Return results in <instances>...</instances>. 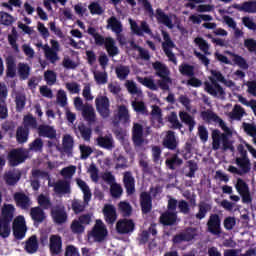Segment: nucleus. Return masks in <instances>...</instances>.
Returning a JSON list of instances; mask_svg holds the SVG:
<instances>
[{"mask_svg":"<svg viewBox=\"0 0 256 256\" xmlns=\"http://www.w3.org/2000/svg\"><path fill=\"white\" fill-rule=\"evenodd\" d=\"M216 123H218L219 127H221L223 132H220L219 129H215L212 131V149L213 151H219V149H222V151H235V146H233V141L229 139L231 137L232 133L229 127H227V124L221 117L217 116L216 120H214Z\"/></svg>","mask_w":256,"mask_h":256,"instance_id":"f257e3e1","label":"nucleus"},{"mask_svg":"<svg viewBox=\"0 0 256 256\" xmlns=\"http://www.w3.org/2000/svg\"><path fill=\"white\" fill-rule=\"evenodd\" d=\"M212 77H209V81L204 82V90L208 95L215 97L216 99H225L227 93L225 89H223L219 83L225 82V76L221 73V71L211 70Z\"/></svg>","mask_w":256,"mask_h":256,"instance_id":"f03ea898","label":"nucleus"},{"mask_svg":"<svg viewBox=\"0 0 256 256\" xmlns=\"http://www.w3.org/2000/svg\"><path fill=\"white\" fill-rule=\"evenodd\" d=\"M15 214V206L13 204H4L0 216V237L7 239L11 235V221Z\"/></svg>","mask_w":256,"mask_h":256,"instance_id":"7ed1b4c3","label":"nucleus"},{"mask_svg":"<svg viewBox=\"0 0 256 256\" xmlns=\"http://www.w3.org/2000/svg\"><path fill=\"white\" fill-rule=\"evenodd\" d=\"M152 67L155 71L156 77H160V80L157 81L158 87L162 89V91H169V84L172 83L170 75L169 68H167V65L156 61L152 64Z\"/></svg>","mask_w":256,"mask_h":256,"instance_id":"20e7f679","label":"nucleus"},{"mask_svg":"<svg viewBox=\"0 0 256 256\" xmlns=\"http://www.w3.org/2000/svg\"><path fill=\"white\" fill-rule=\"evenodd\" d=\"M27 157H29V152H27V150L24 148H14L8 153V165L10 167H17L21 165V163H25Z\"/></svg>","mask_w":256,"mask_h":256,"instance_id":"39448f33","label":"nucleus"},{"mask_svg":"<svg viewBox=\"0 0 256 256\" xmlns=\"http://www.w3.org/2000/svg\"><path fill=\"white\" fill-rule=\"evenodd\" d=\"M90 235L97 243H102V241H105L107 235H109V232L107 231V226H105L103 220H96V223L93 226Z\"/></svg>","mask_w":256,"mask_h":256,"instance_id":"423d86ee","label":"nucleus"},{"mask_svg":"<svg viewBox=\"0 0 256 256\" xmlns=\"http://www.w3.org/2000/svg\"><path fill=\"white\" fill-rule=\"evenodd\" d=\"M12 231L15 239L21 241L25 239V234L27 233V224L25 223L24 216H17L12 224Z\"/></svg>","mask_w":256,"mask_h":256,"instance_id":"0eeeda50","label":"nucleus"},{"mask_svg":"<svg viewBox=\"0 0 256 256\" xmlns=\"http://www.w3.org/2000/svg\"><path fill=\"white\" fill-rule=\"evenodd\" d=\"M96 111L100 117L107 119L111 115V102L107 96H98L95 99Z\"/></svg>","mask_w":256,"mask_h":256,"instance_id":"6e6552de","label":"nucleus"},{"mask_svg":"<svg viewBox=\"0 0 256 256\" xmlns=\"http://www.w3.org/2000/svg\"><path fill=\"white\" fill-rule=\"evenodd\" d=\"M135 231V222L133 219L122 218L116 223V233L118 235H131Z\"/></svg>","mask_w":256,"mask_h":256,"instance_id":"1a4fd4ad","label":"nucleus"},{"mask_svg":"<svg viewBox=\"0 0 256 256\" xmlns=\"http://www.w3.org/2000/svg\"><path fill=\"white\" fill-rule=\"evenodd\" d=\"M50 43L52 47H49L47 44L43 46L44 55L46 59L50 61V63L55 64L57 61H59V55L57 54L59 53L60 48L59 41L51 40Z\"/></svg>","mask_w":256,"mask_h":256,"instance_id":"9d476101","label":"nucleus"},{"mask_svg":"<svg viewBox=\"0 0 256 256\" xmlns=\"http://www.w3.org/2000/svg\"><path fill=\"white\" fill-rule=\"evenodd\" d=\"M206 226L208 233H211V235H221V233H223L221 228V216L217 213L210 214Z\"/></svg>","mask_w":256,"mask_h":256,"instance_id":"9b49d317","label":"nucleus"},{"mask_svg":"<svg viewBox=\"0 0 256 256\" xmlns=\"http://www.w3.org/2000/svg\"><path fill=\"white\" fill-rule=\"evenodd\" d=\"M50 213L54 223H57V225H63V223H67V211L65 210V206L62 204L53 206Z\"/></svg>","mask_w":256,"mask_h":256,"instance_id":"f8f14e48","label":"nucleus"},{"mask_svg":"<svg viewBox=\"0 0 256 256\" xmlns=\"http://www.w3.org/2000/svg\"><path fill=\"white\" fill-rule=\"evenodd\" d=\"M235 187L237 193L242 197V203H246L247 205L253 203V197H251L249 185L246 184L243 179L238 178Z\"/></svg>","mask_w":256,"mask_h":256,"instance_id":"ddd939ff","label":"nucleus"},{"mask_svg":"<svg viewBox=\"0 0 256 256\" xmlns=\"http://www.w3.org/2000/svg\"><path fill=\"white\" fill-rule=\"evenodd\" d=\"M130 27L134 35H137L138 37H143L144 33H146V35H153V32L146 21H142L139 27L137 22L130 19Z\"/></svg>","mask_w":256,"mask_h":256,"instance_id":"4468645a","label":"nucleus"},{"mask_svg":"<svg viewBox=\"0 0 256 256\" xmlns=\"http://www.w3.org/2000/svg\"><path fill=\"white\" fill-rule=\"evenodd\" d=\"M132 141L134 147H143V143H145V138H143V125L134 123L132 128Z\"/></svg>","mask_w":256,"mask_h":256,"instance_id":"2eb2a0df","label":"nucleus"},{"mask_svg":"<svg viewBox=\"0 0 256 256\" xmlns=\"http://www.w3.org/2000/svg\"><path fill=\"white\" fill-rule=\"evenodd\" d=\"M140 207L144 215L151 213V209H153V198L149 192L140 193Z\"/></svg>","mask_w":256,"mask_h":256,"instance_id":"dca6fc26","label":"nucleus"},{"mask_svg":"<svg viewBox=\"0 0 256 256\" xmlns=\"http://www.w3.org/2000/svg\"><path fill=\"white\" fill-rule=\"evenodd\" d=\"M49 249L51 255H61L63 251V240L59 235L50 236Z\"/></svg>","mask_w":256,"mask_h":256,"instance_id":"f3484780","label":"nucleus"},{"mask_svg":"<svg viewBox=\"0 0 256 256\" xmlns=\"http://www.w3.org/2000/svg\"><path fill=\"white\" fill-rule=\"evenodd\" d=\"M130 119L131 116L129 115V109H127V106H118V113L114 116V125H119V123H123L125 125L129 123Z\"/></svg>","mask_w":256,"mask_h":256,"instance_id":"a211bd4d","label":"nucleus"},{"mask_svg":"<svg viewBox=\"0 0 256 256\" xmlns=\"http://www.w3.org/2000/svg\"><path fill=\"white\" fill-rule=\"evenodd\" d=\"M14 201L16 205L24 211L29 210V208L31 207V198H29V196H27L23 192H16L14 194Z\"/></svg>","mask_w":256,"mask_h":256,"instance_id":"6ab92c4d","label":"nucleus"},{"mask_svg":"<svg viewBox=\"0 0 256 256\" xmlns=\"http://www.w3.org/2000/svg\"><path fill=\"white\" fill-rule=\"evenodd\" d=\"M103 215L108 225H113L117 221V209L112 204H106L103 207Z\"/></svg>","mask_w":256,"mask_h":256,"instance_id":"aec40b11","label":"nucleus"},{"mask_svg":"<svg viewBox=\"0 0 256 256\" xmlns=\"http://www.w3.org/2000/svg\"><path fill=\"white\" fill-rule=\"evenodd\" d=\"M38 135L39 137H46L47 139L54 141L57 139V130L51 125L41 124L38 127Z\"/></svg>","mask_w":256,"mask_h":256,"instance_id":"412c9836","label":"nucleus"},{"mask_svg":"<svg viewBox=\"0 0 256 256\" xmlns=\"http://www.w3.org/2000/svg\"><path fill=\"white\" fill-rule=\"evenodd\" d=\"M159 223L164 225V227H172L177 223V212H171L166 210L160 215Z\"/></svg>","mask_w":256,"mask_h":256,"instance_id":"4be33fe9","label":"nucleus"},{"mask_svg":"<svg viewBox=\"0 0 256 256\" xmlns=\"http://www.w3.org/2000/svg\"><path fill=\"white\" fill-rule=\"evenodd\" d=\"M162 145L169 151H175V149H177L179 142H177V137L173 131L169 130L167 132L165 138L162 141Z\"/></svg>","mask_w":256,"mask_h":256,"instance_id":"5701e85b","label":"nucleus"},{"mask_svg":"<svg viewBox=\"0 0 256 256\" xmlns=\"http://www.w3.org/2000/svg\"><path fill=\"white\" fill-rule=\"evenodd\" d=\"M123 184L127 195H133L135 193V177H133V173L130 171L124 172Z\"/></svg>","mask_w":256,"mask_h":256,"instance_id":"b1692460","label":"nucleus"},{"mask_svg":"<svg viewBox=\"0 0 256 256\" xmlns=\"http://www.w3.org/2000/svg\"><path fill=\"white\" fill-rule=\"evenodd\" d=\"M21 180V171L18 169L8 170L4 173V181L10 186L17 185Z\"/></svg>","mask_w":256,"mask_h":256,"instance_id":"393cba45","label":"nucleus"},{"mask_svg":"<svg viewBox=\"0 0 256 256\" xmlns=\"http://www.w3.org/2000/svg\"><path fill=\"white\" fill-rule=\"evenodd\" d=\"M6 77L8 79H15L17 77V62L13 56L6 58Z\"/></svg>","mask_w":256,"mask_h":256,"instance_id":"a878e982","label":"nucleus"},{"mask_svg":"<svg viewBox=\"0 0 256 256\" xmlns=\"http://www.w3.org/2000/svg\"><path fill=\"white\" fill-rule=\"evenodd\" d=\"M52 187H54V192L57 193V195H67V193H71V183L67 180H58Z\"/></svg>","mask_w":256,"mask_h":256,"instance_id":"bb28decb","label":"nucleus"},{"mask_svg":"<svg viewBox=\"0 0 256 256\" xmlns=\"http://www.w3.org/2000/svg\"><path fill=\"white\" fill-rule=\"evenodd\" d=\"M30 216L32 221L34 222V225H39L45 221V211H43V208L40 206L32 207L30 209Z\"/></svg>","mask_w":256,"mask_h":256,"instance_id":"cd10ccee","label":"nucleus"},{"mask_svg":"<svg viewBox=\"0 0 256 256\" xmlns=\"http://www.w3.org/2000/svg\"><path fill=\"white\" fill-rule=\"evenodd\" d=\"M179 117L181 123H184L190 131V133L195 129V126L197 125V122L195 121V117H193L191 114L185 111L179 112Z\"/></svg>","mask_w":256,"mask_h":256,"instance_id":"c85d7f7f","label":"nucleus"},{"mask_svg":"<svg viewBox=\"0 0 256 256\" xmlns=\"http://www.w3.org/2000/svg\"><path fill=\"white\" fill-rule=\"evenodd\" d=\"M75 145V140H73V137L71 135H65L62 139V151L68 157H71L73 155V147Z\"/></svg>","mask_w":256,"mask_h":256,"instance_id":"c756f323","label":"nucleus"},{"mask_svg":"<svg viewBox=\"0 0 256 256\" xmlns=\"http://www.w3.org/2000/svg\"><path fill=\"white\" fill-rule=\"evenodd\" d=\"M155 17L158 23H162V25H165L166 27H168V29H173V20H171V17H169V15L163 12V9L157 8Z\"/></svg>","mask_w":256,"mask_h":256,"instance_id":"7c9ffc66","label":"nucleus"},{"mask_svg":"<svg viewBox=\"0 0 256 256\" xmlns=\"http://www.w3.org/2000/svg\"><path fill=\"white\" fill-rule=\"evenodd\" d=\"M226 55L233 57L232 61L234 65H237L240 69H243L244 71H247V69H249V63H247V60H245L243 56L231 51H226Z\"/></svg>","mask_w":256,"mask_h":256,"instance_id":"2f4dec72","label":"nucleus"},{"mask_svg":"<svg viewBox=\"0 0 256 256\" xmlns=\"http://www.w3.org/2000/svg\"><path fill=\"white\" fill-rule=\"evenodd\" d=\"M233 9L244 11V13H256V0L246 1L242 5L234 4Z\"/></svg>","mask_w":256,"mask_h":256,"instance_id":"473e14b6","label":"nucleus"},{"mask_svg":"<svg viewBox=\"0 0 256 256\" xmlns=\"http://www.w3.org/2000/svg\"><path fill=\"white\" fill-rule=\"evenodd\" d=\"M97 146L101 147L102 149H113V136L111 134L105 136H98L96 139Z\"/></svg>","mask_w":256,"mask_h":256,"instance_id":"72a5a7b5","label":"nucleus"},{"mask_svg":"<svg viewBox=\"0 0 256 256\" xmlns=\"http://www.w3.org/2000/svg\"><path fill=\"white\" fill-rule=\"evenodd\" d=\"M107 29H111L114 33H116V35H119L122 33L123 31V25L121 24V21H119L117 19V17L115 16H111L108 20H107Z\"/></svg>","mask_w":256,"mask_h":256,"instance_id":"f704fd0d","label":"nucleus"},{"mask_svg":"<svg viewBox=\"0 0 256 256\" xmlns=\"http://www.w3.org/2000/svg\"><path fill=\"white\" fill-rule=\"evenodd\" d=\"M165 165L170 169V171H175L177 167H181L183 165V159L179 158L178 154H172L170 158L166 159Z\"/></svg>","mask_w":256,"mask_h":256,"instance_id":"c9c22d12","label":"nucleus"},{"mask_svg":"<svg viewBox=\"0 0 256 256\" xmlns=\"http://www.w3.org/2000/svg\"><path fill=\"white\" fill-rule=\"evenodd\" d=\"M29 133V129L19 126L16 130L17 143H19V145H24V143H27V141H29Z\"/></svg>","mask_w":256,"mask_h":256,"instance_id":"e433bc0d","label":"nucleus"},{"mask_svg":"<svg viewBox=\"0 0 256 256\" xmlns=\"http://www.w3.org/2000/svg\"><path fill=\"white\" fill-rule=\"evenodd\" d=\"M77 185L83 193L84 203H89V201H91V197H93V194L91 193V189L89 188V185H87V182L81 179L77 180Z\"/></svg>","mask_w":256,"mask_h":256,"instance_id":"4c0bfd02","label":"nucleus"},{"mask_svg":"<svg viewBox=\"0 0 256 256\" xmlns=\"http://www.w3.org/2000/svg\"><path fill=\"white\" fill-rule=\"evenodd\" d=\"M105 49L109 57H117L119 55V48L115 45V40L111 37H106Z\"/></svg>","mask_w":256,"mask_h":256,"instance_id":"58836bf2","label":"nucleus"},{"mask_svg":"<svg viewBox=\"0 0 256 256\" xmlns=\"http://www.w3.org/2000/svg\"><path fill=\"white\" fill-rule=\"evenodd\" d=\"M82 117L85 119V121H88V123H95V109H93V106L85 105L82 108Z\"/></svg>","mask_w":256,"mask_h":256,"instance_id":"ea45409f","label":"nucleus"},{"mask_svg":"<svg viewBox=\"0 0 256 256\" xmlns=\"http://www.w3.org/2000/svg\"><path fill=\"white\" fill-rule=\"evenodd\" d=\"M210 209H211L210 204H208L207 202H200L198 204V212L195 214L196 219L198 221H202V219H205Z\"/></svg>","mask_w":256,"mask_h":256,"instance_id":"a19ab883","label":"nucleus"},{"mask_svg":"<svg viewBox=\"0 0 256 256\" xmlns=\"http://www.w3.org/2000/svg\"><path fill=\"white\" fill-rule=\"evenodd\" d=\"M39 249V242L37 241V236L32 235L27 241L25 245V250L27 253L33 254L37 253Z\"/></svg>","mask_w":256,"mask_h":256,"instance_id":"79ce46f5","label":"nucleus"},{"mask_svg":"<svg viewBox=\"0 0 256 256\" xmlns=\"http://www.w3.org/2000/svg\"><path fill=\"white\" fill-rule=\"evenodd\" d=\"M78 131L83 141H86V143H89V141H91V135H93V130L91 129V127H88L87 125L82 123L78 125Z\"/></svg>","mask_w":256,"mask_h":256,"instance_id":"37998d69","label":"nucleus"},{"mask_svg":"<svg viewBox=\"0 0 256 256\" xmlns=\"http://www.w3.org/2000/svg\"><path fill=\"white\" fill-rule=\"evenodd\" d=\"M138 83H141V85H144V87H147V89H150V91H159V86L155 84V80L149 77H137Z\"/></svg>","mask_w":256,"mask_h":256,"instance_id":"c03bdc74","label":"nucleus"},{"mask_svg":"<svg viewBox=\"0 0 256 256\" xmlns=\"http://www.w3.org/2000/svg\"><path fill=\"white\" fill-rule=\"evenodd\" d=\"M236 165L240 167L242 175H247L251 171V160L249 158H236Z\"/></svg>","mask_w":256,"mask_h":256,"instance_id":"a18cd8bd","label":"nucleus"},{"mask_svg":"<svg viewBox=\"0 0 256 256\" xmlns=\"http://www.w3.org/2000/svg\"><path fill=\"white\" fill-rule=\"evenodd\" d=\"M18 74L22 81H26V79H29V76L31 75V67H29L28 64L20 62L18 64Z\"/></svg>","mask_w":256,"mask_h":256,"instance_id":"49530a36","label":"nucleus"},{"mask_svg":"<svg viewBox=\"0 0 256 256\" xmlns=\"http://www.w3.org/2000/svg\"><path fill=\"white\" fill-rule=\"evenodd\" d=\"M179 72L185 77H195V66L183 63L179 66Z\"/></svg>","mask_w":256,"mask_h":256,"instance_id":"de8ad7c7","label":"nucleus"},{"mask_svg":"<svg viewBox=\"0 0 256 256\" xmlns=\"http://www.w3.org/2000/svg\"><path fill=\"white\" fill-rule=\"evenodd\" d=\"M115 73L118 79H120V81H125V79L129 77V73H131V69L129 68V66L120 65L116 67Z\"/></svg>","mask_w":256,"mask_h":256,"instance_id":"09e8293b","label":"nucleus"},{"mask_svg":"<svg viewBox=\"0 0 256 256\" xmlns=\"http://www.w3.org/2000/svg\"><path fill=\"white\" fill-rule=\"evenodd\" d=\"M245 115V109L241 107V105L236 104L230 113V118L234 121H241L243 119V116Z\"/></svg>","mask_w":256,"mask_h":256,"instance_id":"8fccbe9b","label":"nucleus"},{"mask_svg":"<svg viewBox=\"0 0 256 256\" xmlns=\"http://www.w3.org/2000/svg\"><path fill=\"white\" fill-rule=\"evenodd\" d=\"M21 127H24V129H35L37 127V119L33 117V115H26L23 118V122Z\"/></svg>","mask_w":256,"mask_h":256,"instance_id":"3c124183","label":"nucleus"},{"mask_svg":"<svg viewBox=\"0 0 256 256\" xmlns=\"http://www.w3.org/2000/svg\"><path fill=\"white\" fill-rule=\"evenodd\" d=\"M118 209L122 217H131L133 213V207H131V204H129V202H120L118 204Z\"/></svg>","mask_w":256,"mask_h":256,"instance_id":"603ef678","label":"nucleus"},{"mask_svg":"<svg viewBox=\"0 0 256 256\" xmlns=\"http://www.w3.org/2000/svg\"><path fill=\"white\" fill-rule=\"evenodd\" d=\"M70 229L72 233L76 235H81L82 233H85V226L81 224V222L77 219H74L70 225Z\"/></svg>","mask_w":256,"mask_h":256,"instance_id":"864d4df0","label":"nucleus"},{"mask_svg":"<svg viewBox=\"0 0 256 256\" xmlns=\"http://www.w3.org/2000/svg\"><path fill=\"white\" fill-rule=\"evenodd\" d=\"M17 30L12 29V34L8 35V43L11 45L12 49L16 52L19 53V45L17 44Z\"/></svg>","mask_w":256,"mask_h":256,"instance_id":"5fc2aeb1","label":"nucleus"},{"mask_svg":"<svg viewBox=\"0 0 256 256\" xmlns=\"http://www.w3.org/2000/svg\"><path fill=\"white\" fill-rule=\"evenodd\" d=\"M38 205H40V207L42 209H51L53 207V203H51V199L43 194H40L38 196Z\"/></svg>","mask_w":256,"mask_h":256,"instance_id":"6e6d98bb","label":"nucleus"},{"mask_svg":"<svg viewBox=\"0 0 256 256\" xmlns=\"http://www.w3.org/2000/svg\"><path fill=\"white\" fill-rule=\"evenodd\" d=\"M44 81L47 85H55L57 83V74L53 70H47L44 72Z\"/></svg>","mask_w":256,"mask_h":256,"instance_id":"4d7b16f0","label":"nucleus"},{"mask_svg":"<svg viewBox=\"0 0 256 256\" xmlns=\"http://www.w3.org/2000/svg\"><path fill=\"white\" fill-rule=\"evenodd\" d=\"M94 79L97 85H105L109 79V75L106 71L104 72H94Z\"/></svg>","mask_w":256,"mask_h":256,"instance_id":"13d9d810","label":"nucleus"},{"mask_svg":"<svg viewBox=\"0 0 256 256\" xmlns=\"http://www.w3.org/2000/svg\"><path fill=\"white\" fill-rule=\"evenodd\" d=\"M79 149H80V159H82L84 161L86 159H89V157L93 153V148H91V146H87L85 144H81L79 146Z\"/></svg>","mask_w":256,"mask_h":256,"instance_id":"bf43d9fd","label":"nucleus"},{"mask_svg":"<svg viewBox=\"0 0 256 256\" xmlns=\"http://www.w3.org/2000/svg\"><path fill=\"white\" fill-rule=\"evenodd\" d=\"M14 18L7 12H0V23L9 27V25H13Z\"/></svg>","mask_w":256,"mask_h":256,"instance_id":"052dcab7","label":"nucleus"},{"mask_svg":"<svg viewBox=\"0 0 256 256\" xmlns=\"http://www.w3.org/2000/svg\"><path fill=\"white\" fill-rule=\"evenodd\" d=\"M223 225L226 231H233V229L237 225V220L233 216H228L224 219Z\"/></svg>","mask_w":256,"mask_h":256,"instance_id":"680f3d73","label":"nucleus"},{"mask_svg":"<svg viewBox=\"0 0 256 256\" xmlns=\"http://www.w3.org/2000/svg\"><path fill=\"white\" fill-rule=\"evenodd\" d=\"M169 123H171L173 129H182L183 124L179 122V118L177 117V113L172 112L171 115L168 117Z\"/></svg>","mask_w":256,"mask_h":256,"instance_id":"e2e57ef3","label":"nucleus"},{"mask_svg":"<svg viewBox=\"0 0 256 256\" xmlns=\"http://www.w3.org/2000/svg\"><path fill=\"white\" fill-rule=\"evenodd\" d=\"M30 151H43V139L36 138L29 144Z\"/></svg>","mask_w":256,"mask_h":256,"instance_id":"0e129e2a","label":"nucleus"},{"mask_svg":"<svg viewBox=\"0 0 256 256\" xmlns=\"http://www.w3.org/2000/svg\"><path fill=\"white\" fill-rule=\"evenodd\" d=\"M88 9H89L91 15H103V8L99 4V2H92L88 6Z\"/></svg>","mask_w":256,"mask_h":256,"instance_id":"69168bd1","label":"nucleus"},{"mask_svg":"<svg viewBox=\"0 0 256 256\" xmlns=\"http://www.w3.org/2000/svg\"><path fill=\"white\" fill-rule=\"evenodd\" d=\"M16 111L21 113L23 109H25V105L27 103V98L23 95L16 96Z\"/></svg>","mask_w":256,"mask_h":256,"instance_id":"338daca9","label":"nucleus"},{"mask_svg":"<svg viewBox=\"0 0 256 256\" xmlns=\"http://www.w3.org/2000/svg\"><path fill=\"white\" fill-rule=\"evenodd\" d=\"M110 193H111L112 197L117 199V198L121 197V195H123V188L117 183L112 184L110 187Z\"/></svg>","mask_w":256,"mask_h":256,"instance_id":"774afa93","label":"nucleus"}]
</instances>
